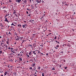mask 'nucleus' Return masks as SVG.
Segmentation results:
<instances>
[{
  "label": "nucleus",
  "instance_id": "338daca9",
  "mask_svg": "<svg viewBox=\"0 0 76 76\" xmlns=\"http://www.w3.org/2000/svg\"><path fill=\"white\" fill-rule=\"evenodd\" d=\"M11 50H13V48H11Z\"/></svg>",
  "mask_w": 76,
  "mask_h": 76
},
{
  "label": "nucleus",
  "instance_id": "603ef678",
  "mask_svg": "<svg viewBox=\"0 0 76 76\" xmlns=\"http://www.w3.org/2000/svg\"><path fill=\"white\" fill-rule=\"evenodd\" d=\"M8 67H9V68H10V66H8Z\"/></svg>",
  "mask_w": 76,
  "mask_h": 76
},
{
  "label": "nucleus",
  "instance_id": "39448f33",
  "mask_svg": "<svg viewBox=\"0 0 76 76\" xmlns=\"http://www.w3.org/2000/svg\"><path fill=\"white\" fill-rule=\"evenodd\" d=\"M26 26V24H24V25H23L22 26L23 27V28H25V26Z\"/></svg>",
  "mask_w": 76,
  "mask_h": 76
},
{
  "label": "nucleus",
  "instance_id": "bb28decb",
  "mask_svg": "<svg viewBox=\"0 0 76 76\" xmlns=\"http://www.w3.org/2000/svg\"><path fill=\"white\" fill-rule=\"evenodd\" d=\"M20 53H21V54H23V52H20Z\"/></svg>",
  "mask_w": 76,
  "mask_h": 76
},
{
  "label": "nucleus",
  "instance_id": "6ab92c4d",
  "mask_svg": "<svg viewBox=\"0 0 76 76\" xmlns=\"http://www.w3.org/2000/svg\"><path fill=\"white\" fill-rule=\"evenodd\" d=\"M40 68H41L40 67H39L37 68V69H39H39H40Z\"/></svg>",
  "mask_w": 76,
  "mask_h": 76
},
{
  "label": "nucleus",
  "instance_id": "f3484780",
  "mask_svg": "<svg viewBox=\"0 0 76 76\" xmlns=\"http://www.w3.org/2000/svg\"><path fill=\"white\" fill-rule=\"evenodd\" d=\"M19 60H20V61H22V58H19Z\"/></svg>",
  "mask_w": 76,
  "mask_h": 76
},
{
  "label": "nucleus",
  "instance_id": "052dcab7",
  "mask_svg": "<svg viewBox=\"0 0 76 76\" xmlns=\"http://www.w3.org/2000/svg\"><path fill=\"white\" fill-rule=\"evenodd\" d=\"M5 47H6V48H7V46H6Z\"/></svg>",
  "mask_w": 76,
  "mask_h": 76
},
{
  "label": "nucleus",
  "instance_id": "3c124183",
  "mask_svg": "<svg viewBox=\"0 0 76 76\" xmlns=\"http://www.w3.org/2000/svg\"><path fill=\"white\" fill-rule=\"evenodd\" d=\"M9 2H12V1L10 0H9Z\"/></svg>",
  "mask_w": 76,
  "mask_h": 76
},
{
  "label": "nucleus",
  "instance_id": "e433bc0d",
  "mask_svg": "<svg viewBox=\"0 0 76 76\" xmlns=\"http://www.w3.org/2000/svg\"><path fill=\"white\" fill-rule=\"evenodd\" d=\"M15 12H14L13 13V14H14L15 15H16V16H17V15H16V13H15Z\"/></svg>",
  "mask_w": 76,
  "mask_h": 76
},
{
  "label": "nucleus",
  "instance_id": "5701e85b",
  "mask_svg": "<svg viewBox=\"0 0 76 76\" xmlns=\"http://www.w3.org/2000/svg\"><path fill=\"white\" fill-rule=\"evenodd\" d=\"M7 72H5V73L4 74L5 75H6L7 74Z\"/></svg>",
  "mask_w": 76,
  "mask_h": 76
},
{
  "label": "nucleus",
  "instance_id": "b1692460",
  "mask_svg": "<svg viewBox=\"0 0 76 76\" xmlns=\"http://www.w3.org/2000/svg\"><path fill=\"white\" fill-rule=\"evenodd\" d=\"M30 61H32V62H33V61H32V59H30Z\"/></svg>",
  "mask_w": 76,
  "mask_h": 76
},
{
  "label": "nucleus",
  "instance_id": "c03bdc74",
  "mask_svg": "<svg viewBox=\"0 0 76 76\" xmlns=\"http://www.w3.org/2000/svg\"><path fill=\"white\" fill-rule=\"evenodd\" d=\"M6 7H4L3 8V9H4V8H6Z\"/></svg>",
  "mask_w": 76,
  "mask_h": 76
},
{
  "label": "nucleus",
  "instance_id": "c9c22d12",
  "mask_svg": "<svg viewBox=\"0 0 76 76\" xmlns=\"http://www.w3.org/2000/svg\"><path fill=\"white\" fill-rule=\"evenodd\" d=\"M67 67H64V69H67Z\"/></svg>",
  "mask_w": 76,
  "mask_h": 76
},
{
  "label": "nucleus",
  "instance_id": "f257e3e1",
  "mask_svg": "<svg viewBox=\"0 0 76 76\" xmlns=\"http://www.w3.org/2000/svg\"><path fill=\"white\" fill-rule=\"evenodd\" d=\"M18 32H20V33H22V32H24V30L22 28L20 30H18Z\"/></svg>",
  "mask_w": 76,
  "mask_h": 76
},
{
  "label": "nucleus",
  "instance_id": "a19ab883",
  "mask_svg": "<svg viewBox=\"0 0 76 76\" xmlns=\"http://www.w3.org/2000/svg\"><path fill=\"white\" fill-rule=\"evenodd\" d=\"M8 34H10L11 35H12V34H10V32H9V33H8Z\"/></svg>",
  "mask_w": 76,
  "mask_h": 76
},
{
  "label": "nucleus",
  "instance_id": "0e129e2a",
  "mask_svg": "<svg viewBox=\"0 0 76 76\" xmlns=\"http://www.w3.org/2000/svg\"><path fill=\"white\" fill-rule=\"evenodd\" d=\"M48 53L46 54V56H48Z\"/></svg>",
  "mask_w": 76,
  "mask_h": 76
},
{
  "label": "nucleus",
  "instance_id": "2f4dec72",
  "mask_svg": "<svg viewBox=\"0 0 76 76\" xmlns=\"http://www.w3.org/2000/svg\"><path fill=\"white\" fill-rule=\"evenodd\" d=\"M19 26L20 28V27H21V26H21V25H20V24H19Z\"/></svg>",
  "mask_w": 76,
  "mask_h": 76
},
{
  "label": "nucleus",
  "instance_id": "ddd939ff",
  "mask_svg": "<svg viewBox=\"0 0 76 76\" xmlns=\"http://www.w3.org/2000/svg\"><path fill=\"white\" fill-rule=\"evenodd\" d=\"M21 1V0H18V2L19 3H20V2Z\"/></svg>",
  "mask_w": 76,
  "mask_h": 76
},
{
  "label": "nucleus",
  "instance_id": "8fccbe9b",
  "mask_svg": "<svg viewBox=\"0 0 76 76\" xmlns=\"http://www.w3.org/2000/svg\"><path fill=\"white\" fill-rule=\"evenodd\" d=\"M1 27H4V26H3V25H1Z\"/></svg>",
  "mask_w": 76,
  "mask_h": 76
},
{
  "label": "nucleus",
  "instance_id": "6e6552de",
  "mask_svg": "<svg viewBox=\"0 0 76 76\" xmlns=\"http://www.w3.org/2000/svg\"><path fill=\"white\" fill-rule=\"evenodd\" d=\"M33 47H36V44L35 43H34V44L33 45Z\"/></svg>",
  "mask_w": 76,
  "mask_h": 76
},
{
  "label": "nucleus",
  "instance_id": "20e7f679",
  "mask_svg": "<svg viewBox=\"0 0 76 76\" xmlns=\"http://www.w3.org/2000/svg\"><path fill=\"white\" fill-rule=\"evenodd\" d=\"M9 39H7V44H9Z\"/></svg>",
  "mask_w": 76,
  "mask_h": 76
},
{
  "label": "nucleus",
  "instance_id": "a878e982",
  "mask_svg": "<svg viewBox=\"0 0 76 76\" xmlns=\"http://www.w3.org/2000/svg\"><path fill=\"white\" fill-rule=\"evenodd\" d=\"M42 76H44V74L43 73H42Z\"/></svg>",
  "mask_w": 76,
  "mask_h": 76
},
{
  "label": "nucleus",
  "instance_id": "58836bf2",
  "mask_svg": "<svg viewBox=\"0 0 76 76\" xmlns=\"http://www.w3.org/2000/svg\"><path fill=\"white\" fill-rule=\"evenodd\" d=\"M36 51H38V53H39V50H36Z\"/></svg>",
  "mask_w": 76,
  "mask_h": 76
},
{
  "label": "nucleus",
  "instance_id": "1a4fd4ad",
  "mask_svg": "<svg viewBox=\"0 0 76 76\" xmlns=\"http://www.w3.org/2000/svg\"><path fill=\"white\" fill-rule=\"evenodd\" d=\"M7 18H5L4 21H5V22H7Z\"/></svg>",
  "mask_w": 76,
  "mask_h": 76
},
{
  "label": "nucleus",
  "instance_id": "f8f14e48",
  "mask_svg": "<svg viewBox=\"0 0 76 76\" xmlns=\"http://www.w3.org/2000/svg\"><path fill=\"white\" fill-rule=\"evenodd\" d=\"M33 59H32V61H33V62H34L33 61H35V58H33Z\"/></svg>",
  "mask_w": 76,
  "mask_h": 76
},
{
  "label": "nucleus",
  "instance_id": "412c9836",
  "mask_svg": "<svg viewBox=\"0 0 76 76\" xmlns=\"http://www.w3.org/2000/svg\"><path fill=\"white\" fill-rule=\"evenodd\" d=\"M29 69H30V70H32V67H30L29 68Z\"/></svg>",
  "mask_w": 76,
  "mask_h": 76
},
{
  "label": "nucleus",
  "instance_id": "864d4df0",
  "mask_svg": "<svg viewBox=\"0 0 76 76\" xmlns=\"http://www.w3.org/2000/svg\"><path fill=\"white\" fill-rule=\"evenodd\" d=\"M7 22L8 23H9V21H8V20L7 21Z\"/></svg>",
  "mask_w": 76,
  "mask_h": 76
},
{
  "label": "nucleus",
  "instance_id": "7c9ffc66",
  "mask_svg": "<svg viewBox=\"0 0 76 76\" xmlns=\"http://www.w3.org/2000/svg\"><path fill=\"white\" fill-rule=\"evenodd\" d=\"M11 29H14V27L12 26H11Z\"/></svg>",
  "mask_w": 76,
  "mask_h": 76
},
{
  "label": "nucleus",
  "instance_id": "9b49d317",
  "mask_svg": "<svg viewBox=\"0 0 76 76\" xmlns=\"http://www.w3.org/2000/svg\"><path fill=\"white\" fill-rule=\"evenodd\" d=\"M14 75L15 76H16V75H17V73L15 72L14 73Z\"/></svg>",
  "mask_w": 76,
  "mask_h": 76
},
{
  "label": "nucleus",
  "instance_id": "09e8293b",
  "mask_svg": "<svg viewBox=\"0 0 76 76\" xmlns=\"http://www.w3.org/2000/svg\"><path fill=\"white\" fill-rule=\"evenodd\" d=\"M33 1V2H34V1L33 0H30V1Z\"/></svg>",
  "mask_w": 76,
  "mask_h": 76
},
{
  "label": "nucleus",
  "instance_id": "4468645a",
  "mask_svg": "<svg viewBox=\"0 0 76 76\" xmlns=\"http://www.w3.org/2000/svg\"><path fill=\"white\" fill-rule=\"evenodd\" d=\"M29 46H30V47H31V48H33V47H32V45H31V44H29Z\"/></svg>",
  "mask_w": 76,
  "mask_h": 76
},
{
  "label": "nucleus",
  "instance_id": "4be33fe9",
  "mask_svg": "<svg viewBox=\"0 0 76 76\" xmlns=\"http://www.w3.org/2000/svg\"><path fill=\"white\" fill-rule=\"evenodd\" d=\"M10 61H13V60H12V59H10Z\"/></svg>",
  "mask_w": 76,
  "mask_h": 76
},
{
  "label": "nucleus",
  "instance_id": "680f3d73",
  "mask_svg": "<svg viewBox=\"0 0 76 76\" xmlns=\"http://www.w3.org/2000/svg\"><path fill=\"white\" fill-rule=\"evenodd\" d=\"M34 55H36V53H34Z\"/></svg>",
  "mask_w": 76,
  "mask_h": 76
},
{
  "label": "nucleus",
  "instance_id": "cd10ccee",
  "mask_svg": "<svg viewBox=\"0 0 76 76\" xmlns=\"http://www.w3.org/2000/svg\"><path fill=\"white\" fill-rule=\"evenodd\" d=\"M19 39H20V38H17L16 39V41H18V40H19Z\"/></svg>",
  "mask_w": 76,
  "mask_h": 76
},
{
  "label": "nucleus",
  "instance_id": "a18cd8bd",
  "mask_svg": "<svg viewBox=\"0 0 76 76\" xmlns=\"http://www.w3.org/2000/svg\"><path fill=\"white\" fill-rule=\"evenodd\" d=\"M48 31H49V32H51V31L50 30H49Z\"/></svg>",
  "mask_w": 76,
  "mask_h": 76
},
{
  "label": "nucleus",
  "instance_id": "423d86ee",
  "mask_svg": "<svg viewBox=\"0 0 76 76\" xmlns=\"http://www.w3.org/2000/svg\"><path fill=\"white\" fill-rule=\"evenodd\" d=\"M26 0H25L23 1V2L25 4H26Z\"/></svg>",
  "mask_w": 76,
  "mask_h": 76
},
{
  "label": "nucleus",
  "instance_id": "4c0bfd02",
  "mask_svg": "<svg viewBox=\"0 0 76 76\" xmlns=\"http://www.w3.org/2000/svg\"><path fill=\"white\" fill-rule=\"evenodd\" d=\"M35 51H36V50H35V51H34L33 52V53L34 54V53H35Z\"/></svg>",
  "mask_w": 76,
  "mask_h": 76
},
{
  "label": "nucleus",
  "instance_id": "c756f323",
  "mask_svg": "<svg viewBox=\"0 0 76 76\" xmlns=\"http://www.w3.org/2000/svg\"><path fill=\"white\" fill-rule=\"evenodd\" d=\"M27 10H29V11H31V10L29 9L28 8L27 9Z\"/></svg>",
  "mask_w": 76,
  "mask_h": 76
},
{
  "label": "nucleus",
  "instance_id": "ea45409f",
  "mask_svg": "<svg viewBox=\"0 0 76 76\" xmlns=\"http://www.w3.org/2000/svg\"><path fill=\"white\" fill-rule=\"evenodd\" d=\"M61 53H62V54H63V51H61Z\"/></svg>",
  "mask_w": 76,
  "mask_h": 76
},
{
  "label": "nucleus",
  "instance_id": "7ed1b4c3",
  "mask_svg": "<svg viewBox=\"0 0 76 76\" xmlns=\"http://www.w3.org/2000/svg\"><path fill=\"white\" fill-rule=\"evenodd\" d=\"M3 44H4V43H1V45L2 47H4V46H3Z\"/></svg>",
  "mask_w": 76,
  "mask_h": 76
},
{
  "label": "nucleus",
  "instance_id": "6e6d98bb",
  "mask_svg": "<svg viewBox=\"0 0 76 76\" xmlns=\"http://www.w3.org/2000/svg\"><path fill=\"white\" fill-rule=\"evenodd\" d=\"M34 75L35 76H37V75H35V74H34Z\"/></svg>",
  "mask_w": 76,
  "mask_h": 76
},
{
  "label": "nucleus",
  "instance_id": "37998d69",
  "mask_svg": "<svg viewBox=\"0 0 76 76\" xmlns=\"http://www.w3.org/2000/svg\"><path fill=\"white\" fill-rule=\"evenodd\" d=\"M32 9H34V7H32Z\"/></svg>",
  "mask_w": 76,
  "mask_h": 76
},
{
  "label": "nucleus",
  "instance_id": "393cba45",
  "mask_svg": "<svg viewBox=\"0 0 76 76\" xmlns=\"http://www.w3.org/2000/svg\"><path fill=\"white\" fill-rule=\"evenodd\" d=\"M11 25L12 26L14 25V26H16V25H14V24H13V23H12V24H11Z\"/></svg>",
  "mask_w": 76,
  "mask_h": 76
},
{
  "label": "nucleus",
  "instance_id": "e2e57ef3",
  "mask_svg": "<svg viewBox=\"0 0 76 76\" xmlns=\"http://www.w3.org/2000/svg\"><path fill=\"white\" fill-rule=\"evenodd\" d=\"M8 49H10V48H9Z\"/></svg>",
  "mask_w": 76,
  "mask_h": 76
},
{
  "label": "nucleus",
  "instance_id": "774afa93",
  "mask_svg": "<svg viewBox=\"0 0 76 76\" xmlns=\"http://www.w3.org/2000/svg\"><path fill=\"white\" fill-rule=\"evenodd\" d=\"M37 74V72H35V74Z\"/></svg>",
  "mask_w": 76,
  "mask_h": 76
},
{
  "label": "nucleus",
  "instance_id": "bf43d9fd",
  "mask_svg": "<svg viewBox=\"0 0 76 76\" xmlns=\"http://www.w3.org/2000/svg\"><path fill=\"white\" fill-rule=\"evenodd\" d=\"M28 57H29V55H27Z\"/></svg>",
  "mask_w": 76,
  "mask_h": 76
},
{
  "label": "nucleus",
  "instance_id": "72a5a7b5",
  "mask_svg": "<svg viewBox=\"0 0 76 76\" xmlns=\"http://www.w3.org/2000/svg\"><path fill=\"white\" fill-rule=\"evenodd\" d=\"M29 22H32V23H33V22H32V20H30L29 21Z\"/></svg>",
  "mask_w": 76,
  "mask_h": 76
},
{
  "label": "nucleus",
  "instance_id": "79ce46f5",
  "mask_svg": "<svg viewBox=\"0 0 76 76\" xmlns=\"http://www.w3.org/2000/svg\"><path fill=\"white\" fill-rule=\"evenodd\" d=\"M31 14H29V15H28V16H31Z\"/></svg>",
  "mask_w": 76,
  "mask_h": 76
},
{
  "label": "nucleus",
  "instance_id": "2eb2a0df",
  "mask_svg": "<svg viewBox=\"0 0 76 76\" xmlns=\"http://www.w3.org/2000/svg\"><path fill=\"white\" fill-rule=\"evenodd\" d=\"M67 46L69 47H70V44H67Z\"/></svg>",
  "mask_w": 76,
  "mask_h": 76
},
{
  "label": "nucleus",
  "instance_id": "a211bd4d",
  "mask_svg": "<svg viewBox=\"0 0 76 76\" xmlns=\"http://www.w3.org/2000/svg\"><path fill=\"white\" fill-rule=\"evenodd\" d=\"M56 47L58 48V47H60V46H59V45H57L56 46Z\"/></svg>",
  "mask_w": 76,
  "mask_h": 76
},
{
  "label": "nucleus",
  "instance_id": "f704fd0d",
  "mask_svg": "<svg viewBox=\"0 0 76 76\" xmlns=\"http://www.w3.org/2000/svg\"><path fill=\"white\" fill-rule=\"evenodd\" d=\"M52 70H55V69L54 68H53L52 69Z\"/></svg>",
  "mask_w": 76,
  "mask_h": 76
},
{
  "label": "nucleus",
  "instance_id": "69168bd1",
  "mask_svg": "<svg viewBox=\"0 0 76 76\" xmlns=\"http://www.w3.org/2000/svg\"><path fill=\"white\" fill-rule=\"evenodd\" d=\"M18 27L19 26V24L18 25Z\"/></svg>",
  "mask_w": 76,
  "mask_h": 76
},
{
  "label": "nucleus",
  "instance_id": "4d7b16f0",
  "mask_svg": "<svg viewBox=\"0 0 76 76\" xmlns=\"http://www.w3.org/2000/svg\"><path fill=\"white\" fill-rule=\"evenodd\" d=\"M35 71L37 72H38V71H37V70H35Z\"/></svg>",
  "mask_w": 76,
  "mask_h": 76
},
{
  "label": "nucleus",
  "instance_id": "13d9d810",
  "mask_svg": "<svg viewBox=\"0 0 76 76\" xmlns=\"http://www.w3.org/2000/svg\"><path fill=\"white\" fill-rule=\"evenodd\" d=\"M2 42H4V41H3V40H2Z\"/></svg>",
  "mask_w": 76,
  "mask_h": 76
},
{
  "label": "nucleus",
  "instance_id": "473e14b6",
  "mask_svg": "<svg viewBox=\"0 0 76 76\" xmlns=\"http://www.w3.org/2000/svg\"><path fill=\"white\" fill-rule=\"evenodd\" d=\"M36 70V68L34 67V70Z\"/></svg>",
  "mask_w": 76,
  "mask_h": 76
},
{
  "label": "nucleus",
  "instance_id": "dca6fc26",
  "mask_svg": "<svg viewBox=\"0 0 76 76\" xmlns=\"http://www.w3.org/2000/svg\"><path fill=\"white\" fill-rule=\"evenodd\" d=\"M35 64H34L32 65L33 67H35Z\"/></svg>",
  "mask_w": 76,
  "mask_h": 76
},
{
  "label": "nucleus",
  "instance_id": "5fc2aeb1",
  "mask_svg": "<svg viewBox=\"0 0 76 76\" xmlns=\"http://www.w3.org/2000/svg\"><path fill=\"white\" fill-rule=\"evenodd\" d=\"M22 55H23V54H21L20 56H22Z\"/></svg>",
  "mask_w": 76,
  "mask_h": 76
},
{
  "label": "nucleus",
  "instance_id": "aec40b11",
  "mask_svg": "<svg viewBox=\"0 0 76 76\" xmlns=\"http://www.w3.org/2000/svg\"><path fill=\"white\" fill-rule=\"evenodd\" d=\"M2 50H1L0 51V54H2Z\"/></svg>",
  "mask_w": 76,
  "mask_h": 76
},
{
  "label": "nucleus",
  "instance_id": "f03ea898",
  "mask_svg": "<svg viewBox=\"0 0 76 76\" xmlns=\"http://www.w3.org/2000/svg\"><path fill=\"white\" fill-rule=\"evenodd\" d=\"M36 1V2H37L38 3H40L41 2V0H37Z\"/></svg>",
  "mask_w": 76,
  "mask_h": 76
},
{
  "label": "nucleus",
  "instance_id": "0eeeda50",
  "mask_svg": "<svg viewBox=\"0 0 76 76\" xmlns=\"http://www.w3.org/2000/svg\"><path fill=\"white\" fill-rule=\"evenodd\" d=\"M32 53V51L30 52V53H29V56H31L32 53Z\"/></svg>",
  "mask_w": 76,
  "mask_h": 76
},
{
  "label": "nucleus",
  "instance_id": "de8ad7c7",
  "mask_svg": "<svg viewBox=\"0 0 76 76\" xmlns=\"http://www.w3.org/2000/svg\"><path fill=\"white\" fill-rule=\"evenodd\" d=\"M61 64L60 65V68L61 67Z\"/></svg>",
  "mask_w": 76,
  "mask_h": 76
},
{
  "label": "nucleus",
  "instance_id": "9d476101",
  "mask_svg": "<svg viewBox=\"0 0 76 76\" xmlns=\"http://www.w3.org/2000/svg\"><path fill=\"white\" fill-rule=\"evenodd\" d=\"M9 14H8V15H5V17H4L5 18H6L7 16H9Z\"/></svg>",
  "mask_w": 76,
  "mask_h": 76
},
{
  "label": "nucleus",
  "instance_id": "49530a36",
  "mask_svg": "<svg viewBox=\"0 0 76 76\" xmlns=\"http://www.w3.org/2000/svg\"><path fill=\"white\" fill-rule=\"evenodd\" d=\"M26 12L27 14H28V11H26Z\"/></svg>",
  "mask_w": 76,
  "mask_h": 76
},
{
  "label": "nucleus",
  "instance_id": "c85d7f7f",
  "mask_svg": "<svg viewBox=\"0 0 76 76\" xmlns=\"http://www.w3.org/2000/svg\"><path fill=\"white\" fill-rule=\"evenodd\" d=\"M54 39H57V36H55V38H54Z\"/></svg>",
  "mask_w": 76,
  "mask_h": 76
}]
</instances>
